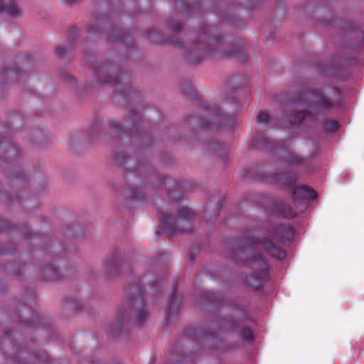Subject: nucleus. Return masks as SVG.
<instances>
[{
  "instance_id": "nucleus-1",
  "label": "nucleus",
  "mask_w": 364,
  "mask_h": 364,
  "mask_svg": "<svg viewBox=\"0 0 364 364\" xmlns=\"http://www.w3.org/2000/svg\"><path fill=\"white\" fill-rule=\"evenodd\" d=\"M183 47L186 50L188 59L192 62H200L214 54L232 56L237 53L234 46L223 42L220 38H209V31L204 28L196 31L190 41Z\"/></svg>"
},
{
  "instance_id": "nucleus-2",
  "label": "nucleus",
  "mask_w": 364,
  "mask_h": 364,
  "mask_svg": "<svg viewBox=\"0 0 364 364\" xmlns=\"http://www.w3.org/2000/svg\"><path fill=\"white\" fill-rule=\"evenodd\" d=\"M197 216L195 212L183 205L178 206L173 213H161V223L164 232L170 237L178 234L191 233Z\"/></svg>"
},
{
  "instance_id": "nucleus-3",
  "label": "nucleus",
  "mask_w": 364,
  "mask_h": 364,
  "mask_svg": "<svg viewBox=\"0 0 364 364\" xmlns=\"http://www.w3.org/2000/svg\"><path fill=\"white\" fill-rule=\"evenodd\" d=\"M293 236L294 231L290 225H280L272 231H269L262 240H252L251 246L262 248L272 257L282 260L286 257V252L278 243L287 242Z\"/></svg>"
},
{
  "instance_id": "nucleus-4",
  "label": "nucleus",
  "mask_w": 364,
  "mask_h": 364,
  "mask_svg": "<svg viewBox=\"0 0 364 364\" xmlns=\"http://www.w3.org/2000/svg\"><path fill=\"white\" fill-rule=\"evenodd\" d=\"M127 299L129 311L137 317V322L142 325L148 318L149 313L144 307L143 301L144 287L141 284H135L129 286L124 290ZM127 311V309H125Z\"/></svg>"
},
{
  "instance_id": "nucleus-5",
  "label": "nucleus",
  "mask_w": 364,
  "mask_h": 364,
  "mask_svg": "<svg viewBox=\"0 0 364 364\" xmlns=\"http://www.w3.org/2000/svg\"><path fill=\"white\" fill-rule=\"evenodd\" d=\"M326 95L318 91L307 92L305 97L311 101L309 105L310 108L318 107L319 108L326 109L334 106L341 100V92L338 90L332 88L328 89Z\"/></svg>"
},
{
  "instance_id": "nucleus-6",
  "label": "nucleus",
  "mask_w": 364,
  "mask_h": 364,
  "mask_svg": "<svg viewBox=\"0 0 364 364\" xmlns=\"http://www.w3.org/2000/svg\"><path fill=\"white\" fill-rule=\"evenodd\" d=\"M110 70L111 68L105 64H100L95 66L94 80L97 85H101L102 84L110 82L116 83L117 92L119 95H123L125 99L129 98L132 93L135 94L131 87H128L127 88H124L122 85H119L116 77L111 75Z\"/></svg>"
},
{
  "instance_id": "nucleus-7",
  "label": "nucleus",
  "mask_w": 364,
  "mask_h": 364,
  "mask_svg": "<svg viewBox=\"0 0 364 364\" xmlns=\"http://www.w3.org/2000/svg\"><path fill=\"white\" fill-rule=\"evenodd\" d=\"M204 106L206 109V114H204V118L201 119L199 124L201 128L211 129L220 124L228 125L225 121L226 117L223 116L220 112V106H219L218 104H215L210 107H207L206 105Z\"/></svg>"
},
{
  "instance_id": "nucleus-8",
  "label": "nucleus",
  "mask_w": 364,
  "mask_h": 364,
  "mask_svg": "<svg viewBox=\"0 0 364 364\" xmlns=\"http://www.w3.org/2000/svg\"><path fill=\"white\" fill-rule=\"evenodd\" d=\"M256 266L260 269L259 273L250 274L245 277V283L254 290L259 289L261 287L262 282L264 278L267 276L268 265L267 264L258 256L256 259Z\"/></svg>"
},
{
  "instance_id": "nucleus-9",
  "label": "nucleus",
  "mask_w": 364,
  "mask_h": 364,
  "mask_svg": "<svg viewBox=\"0 0 364 364\" xmlns=\"http://www.w3.org/2000/svg\"><path fill=\"white\" fill-rule=\"evenodd\" d=\"M114 160L122 167L129 171H134L139 169L136 159L133 157L126 156L123 151H116L114 154Z\"/></svg>"
},
{
  "instance_id": "nucleus-10",
  "label": "nucleus",
  "mask_w": 364,
  "mask_h": 364,
  "mask_svg": "<svg viewBox=\"0 0 364 364\" xmlns=\"http://www.w3.org/2000/svg\"><path fill=\"white\" fill-rule=\"evenodd\" d=\"M123 264L117 256H112L105 263V272L109 277H115L120 273Z\"/></svg>"
},
{
  "instance_id": "nucleus-11",
  "label": "nucleus",
  "mask_w": 364,
  "mask_h": 364,
  "mask_svg": "<svg viewBox=\"0 0 364 364\" xmlns=\"http://www.w3.org/2000/svg\"><path fill=\"white\" fill-rule=\"evenodd\" d=\"M288 120L289 124L294 126L301 123L309 124L316 121V117L311 113L299 112L289 116Z\"/></svg>"
},
{
  "instance_id": "nucleus-12",
  "label": "nucleus",
  "mask_w": 364,
  "mask_h": 364,
  "mask_svg": "<svg viewBox=\"0 0 364 364\" xmlns=\"http://www.w3.org/2000/svg\"><path fill=\"white\" fill-rule=\"evenodd\" d=\"M317 197V193L314 189L302 186L295 188L293 191V198L294 199H314Z\"/></svg>"
},
{
  "instance_id": "nucleus-13",
  "label": "nucleus",
  "mask_w": 364,
  "mask_h": 364,
  "mask_svg": "<svg viewBox=\"0 0 364 364\" xmlns=\"http://www.w3.org/2000/svg\"><path fill=\"white\" fill-rule=\"evenodd\" d=\"M14 1V0H0V13L6 12L13 17L20 15V11Z\"/></svg>"
},
{
  "instance_id": "nucleus-14",
  "label": "nucleus",
  "mask_w": 364,
  "mask_h": 364,
  "mask_svg": "<svg viewBox=\"0 0 364 364\" xmlns=\"http://www.w3.org/2000/svg\"><path fill=\"white\" fill-rule=\"evenodd\" d=\"M110 22L109 19L105 18L103 20V27L104 30L107 34V38L109 41L119 40V41L124 42L125 41L124 37L118 33V31L113 28H109Z\"/></svg>"
},
{
  "instance_id": "nucleus-15",
  "label": "nucleus",
  "mask_w": 364,
  "mask_h": 364,
  "mask_svg": "<svg viewBox=\"0 0 364 364\" xmlns=\"http://www.w3.org/2000/svg\"><path fill=\"white\" fill-rule=\"evenodd\" d=\"M41 274L47 281H55L63 276L62 272L57 267L53 266L43 267Z\"/></svg>"
},
{
  "instance_id": "nucleus-16",
  "label": "nucleus",
  "mask_w": 364,
  "mask_h": 364,
  "mask_svg": "<svg viewBox=\"0 0 364 364\" xmlns=\"http://www.w3.org/2000/svg\"><path fill=\"white\" fill-rule=\"evenodd\" d=\"M180 301L181 297L179 295L174 294L171 296L168 309L166 312L168 318L173 317L177 315L179 311Z\"/></svg>"
},
{
  "instance_id": "nucleus-17",
  "label": "nucleus",
  "mask_w": 364,
  "mask_h": 364,
  "mask_svg": "<svg viewBox=\"0 0 364 364\" xmlns=\"http://www.w3.org/2000/svg\"><path fill=\"white\" fill-rule=\"evenodd\" d=\"M296 180V176L291 172H287L276 176V181L284 186L292 184Z\"/></svg>"
},
{
  "instance_id": "nucleus-18",
  "label": "nucleus",
  "mask_w": 364,
  "mask_h": 364,
  "mask_svg": "<svg viewBox=\"0 0 364 364\" xmlns=\"http://www.w3.org/2000/svg\"><path fill=\"white\" fill-rule=\"evenodd\" d=\"M108 124L111 129H112L116 134H117V137H114L112 140L113 142L117 143L119 141V139L121 137V135L122 134V124L119 122V120L116 119H109L108 120Z\"/></svg>"
},
{
  "instance_id": "nucleus-19",
  "label": "nucleus",
  "mask_w": 364,
  "mask_h": 364,
  "mask_svg": "<svg viewBox=\"0 0 364 364\" xmlns=\"http://www.w3.org/2000/svg\"><path fill=\"white\" fill-rule=\"evenodd\" d=\"M102 130V121L97 120L95 122L94 124H92L90 127L87 132V134L90 136L91 139H93L101 133Z\"/></svg>"
},
{
  "instance_id": "nucleus-20",
  "label": "nucleus",
  "mask_w": 364,
  "mask_h": 364,
  "mask_svg": "<svg viewBox=\"0 0 364 364\" xmlns=\"http://www.w3.org/2000/svg\"><path fill=\"white\" fill-rule=\"evenodd\" d=\"M237 102L232 98H226L222 102L221 107L223 108V111L225 112L226 114L232 111V109L236 107Z\"/></svg>"
},
{
  "instance_id": "nucleus-21",
  "label": "nucleus",
  "mask_w": 364,
  "mask_h": 364,
  "mask_svg": "<svg viewBox=\"0 0 364 364\" xmlns=\"http://www.w3.org/2000/svg\"><path fill=\"white\" fill-rule=\"evenodd\" d=\"M213 204L215 206L213 208V214L211 215H210V219H215L217 215H218L220 210V205L219 204V201L217 200H210L208 203V207H207V210H206V213H210V210H209V207Z\"/></svg>"
},
{
  "instance_id": "nucleus-22",
  "label": "nucleus",
  "mask_w": 364,
  "mask_h": 364,
  "mask_svg": "<svg viewBox=\"0 0 364 364\" xmlns=\"http://www.w3.org/2000/svg\"><path fill=\"white\" fill-rule=\"evenodd\" d=\"M269 120V115L266 112H260L257 117V122L259 124H265Z\"/></svg>"
},
{
  "instance_id": "nucleus-23",
  "label": "nucleus",
  "mask_w": 364,
  "mask_h": 364,
  "mask_svg": "<svg viewBox=\"0 0 364 364\" xmlns=\"http://www.w3.org/2000/svg\"><path fill=\"white\" fill-rule=\"evenodd\" d=\"M338 127V124L336 121H328L325 123L324 129L327 131L334 132Z\"/></svg>"
},
{
  "instance_id": "nucleus-24",
  "label": "nucleus",
  "mask_w": 364,
  "mask_h": 364,
  "mask_svg": "<svg viewBox=\"0 0 364 364\" xmlns=\"http://www.w3.org/2000/svg\"><path fill=\"white\" fill-rule=\"evenodd\" d=\"M240 336L247 341H252L253 338L252 333L249 328H244L240 333Z\"/></svg>"
},
{
  "instance_id": "nucleus-25",
  "label": "nucleus",
  "mask_w": 364,
  "mask_h": 364,
  "mask_svg": "<svg viewBox=\"0 0 364 364\" xmlns=\"http://www.w3.org/2000/svg\"><path fill=\"white\" fill-rule=\"evenodd\" d=\"M173 183H174V181H173L171 178H165V177H164V176H163V177H162V178L161 179V182H160V184H161V186H165V187L167 188V190H168V191H171V188H168V187H167V186H168V185H169V184H173Z\"/></svg>"
},
{
  "instance_id": "nucleus-26",
  "label": "nucleus",
  "mask_w": 364,
  "mask_h": 364,
  "mask_svg": "<svg viewBox=\"0 0 364 364\" xmlns=\"http://www.w3.org/2000/svg\"><path fill=\"white\" fill-rule=\"evenodd\" d=\"M288 161L290 164L296 165L301 162V159L299 156L292 154L289 156Z\"/></svg>"
},
{
  "instance_id": "nucleus-27",
  "label": "nucleus",
  "mask_w": 364,
  "mask_h": 364,
  "mask_svg": "<svg viewBox=\"0 0 364 364\" xmlns=\"http://www.w3.org/2000/svg\"><path fill=\"white\" fill-rule=\"evenodd\" d=\"M170 28L174 32H179L182 29V25L180 22H172L170 24Z\"/></svg>"
},
{
  "instance_id": "nucleus-28",
  "label": "nucleus",
  "mask_w": 364,
  "mask_h": 364,
  "mask_svg": "<svg viewBox=\"0 0 364 364\" xmlns=\"http://www.w3.org/2000/svg\"><path fill=\"white\" fill-rule=\"evenodd\" d=\"M168 43L174 48H179L181 46V42H179L176 38H171L168 40Z\"/></svg>"
},
{
  "instance_id": "nucleus-29",
  "label": "nucleus",
  "mask_w": 364,
  "mask_h": 364,
  "mask_svg": "<svg viewBox=\"0 0 364 364\" xmlns=\"http://www.w3.org/2000/svg\"><path fill=\"white\" fill-rule=\"evenodd\" d=\"M56 51L60 56H63L67 53V48L65 47L60 46L56 49Z\"/></svg>"
},
{
  "instance_id": "nucleus-30",
  "label": "nucleus",
  "mask_w": 364,
  "mask_h": 364,
  "mask_svg": "<svg viewBox=\"0 0 364 364\" xmlns=\"http://www.w3.org/2000/svg\"><path fill=\"white\" fill-rule=\"evenodd\" d=\"M66 305H67L68 309H73L76 311H79L81 309V308H78V306L77 305L75 306L73 301H71L70 303L67 302Z\"/></svg>"
},
{
  "instance_id": "nucleus-31",
  "label": "nucleus",
  "mask_w": 364,
  "mask_h": 364,
  "mask_svg": "<svg viewBox=\"0 0 364 364\" xmlns=\"http://www.w3.org/2000/svg\"><path fill=\"white\" fill-rule=\"evenodd\" d=\"M139 119H140V114L137 112H134V115L131 116V119L132 121L134 122V123H136V124H139Z\"/></svg>"
},
{
  "instance_id": "nucleus-32",
  "label": "nucleus",
  "mask_w": 364,
  "mask_h": 364,
  "mask_svg": "<svg viewBox=\"0 0 364 364\" xmlns=\"http://www.w3.org/2000/svg\"><path fill=\"white\" fill-rule=\"evenodd\" d=\"M232 257H234L236 260L241 262H245L247 259V257H243L241 255H238L237 253H235L232 255Z\"/></svg>"
},
{
  "instance_id": "nucleus-33",
  "label": "nucleus",
  "mask_w": 364,
  "mask_h": 364,
  "mask_svg": "<svg viewBox=\"0 0 364 364\" xmlns=\"http://www.w3.org/2000/svg\"><path fill=\"white\" fill-rule=\"evenodd\" d=\"M95 25L96 28L100 27L101 26V20L97 19L95 22Z\"/></svg>"
},
{
  "instance_id": "nucleus-34",
  "label": "nucleus",
  "mask_w": 364,
  "mask_h": 364,
  "mask_svg": "<svg viewBox=\"0 0 364 364\" xmlns=\"http://www.w3.org/2000/svg\"><path fill=\"white\" fill-rule=\"evenodd\" d=\"M196 120V119H195L194 117H191L189 120H188V122L191 124H195V121Z\"/></svg>"
},
{
  "instance_id": "nucleus-35",
  "label": "nucleus",
  "mask_w": 364,
  "mask_h": 364,
  "mask_svg": "<svg viewBox=\"0 0 364 364\" xmlns=\"http://www.w3.org/2000/svg\"><path fill=\"white\" fill-rule=\"evenodd\" d=\"M36 136H41V135H43V134L41 132H36Z\"/></svg>"
},
{
  "instance_id": "nucleus-36",
  "label": "nucleus",
  "mask_w": 364,
  "mask_h": 364,
  "mask_svg": "<svg viewBox=\"0 0 364 364\" xmlns=\"http://www.w3.org/2000/svg\"><path fill=\"white\" fill-rule=\"evenodd\" d=\"M6 73H8L9 75L14 74L12 70H8V71H6Z\"/></svg>"
},
{
  "instance_id": "nucleus-37",
  "label": "nucleus",
  "mask_w": 364,
  "mask_h": 364,
  "mask_svg": "<svg viewBox=\"0 0 364 364\" xmlns=\"http://www.w3.org/2000/svg\"><path fill=\"white\" fill-rule=\"evenodd\" d=\"M186 10H187V11H191L192 10H193V9L190 6H188Z\"/></svg>"
},
{
  "instance_id": "nucleus-38",
  "label": "nucleus",
  "mask_w": 364,
  "mask_h": 364,
  "mask_svg": "<svg viewBox=\"0 0 364 364\" xmlns=\"http://www.w3.org/2000/svg\"><path fill=\"white\" fill-rule=\"evenodd\" d=\"M247 249L245 248L243 250H242V253L244 254L245 252H247Z\"/></svg>"
},
{
  "instance_id": "nucleus-39",
  "label": "nucleus",
  "mask_w": 364,
  "mask_h": 364,
  "mask_svg": "<svg viewBox=\"0 0 364 364\" xmlns=\"http://www.w3.org/2000/svg\"><path fill=\"white\" fill-rule=\"evenodd\" d=\"M190 259L192 260L193 259V257L192 255L190 256Z\"/></svg>"
},
{
  "instance_id": "nucleus-40",
  "label": "nucleus",
  "mask_w": 364,
  "mask_h": 364,
  "mask_svg": "<svg viewBox=\"0 0 364 364\" xmlns=\"http://www.w3.org/2000/svg\"><path fill=\"white\" fill-rule=\"evenodd\" d=\"M208 301H213V299H207Z\"/></svg>"
},
{
  "instance_id": "nucleus-41",
  "label": "nucleus",
  "mask_w": 364,
  "mask_h": 364,
  "mask_svg": "<svg viewBox=\"0 0 364 364\" xmlns=\"http://www.w3.org/2000/svg\"><path fill=\"white\" fill-rule=\"evenodd\" d=\"M259 138V136H257L256 138V140L257 141Z\"/></svg>"
},
{
  "instance_id": "nucleus-42",
  "label": "nucleus",
  "mask_w": 364,
  "mask_h": 364,
  "mask_svg": "<svg viewBox=\"0 0 364 364\" xmlns=\"http://www.w3.org/2000/svg\"><path fill=\"white\" fill-rule=\"evenodd\" d=\"M259 138V136H257L256 138V140L257 141Z\"/></svg>"
},
{
  "instance_id": "nucleus-43",
  "label": "nucleus",
  "mask_w": 364,
  "mask_h": 364,
  "mask_svg": "<svg viewBox=\"0 0 364 364\" xmlns=\"http://www.w3.org/2000/svg\"><path fill=\"white\" fill-rule=\"evenodd\" d=\"M259 138V136H257L256 138V140L257 141Z\"/></svg>"
}]
</instances>
